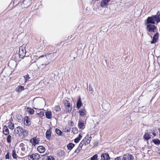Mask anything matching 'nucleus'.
<instances>
[{
  "label": "nucleus",
  "instance_id": "nucleus-1",
  "mask_svg": "<svg viewBox=\"0 0 160 160\" xmlns=\"http://www.w3.org/2000/svg\"><path fill=\"white\" fill-rule=\"evenodd\" d=\"M160 11H158L156 15L148 17L144 21V24L146 26V29L148 32L152 33L157 31V28L154 24L155 22L157 23L160 22Z\"/></svg>",
  "mask_w": 160,
  "mask_h": 160
},
{
  "label": "nucleus",
  "instance_id": "nucleus-2",
  "mask_svg": "<svg viewBox=\"0 0 160 160\" xmlns=\"http://www.w3.org/2000/svg\"><path fill=\"white\" fill-rule=\"evenodd\" d=\"M14 131L15 133L18 134L20 137L22 136V138L27 137L29 133L27 130H24L23 128L21 126L16 127L14 129Z\"/></svg>",
  "mask_w": 160,
  "mask_h": 160
},
{
  "label": "nucleus",
  "instance_id": "nucleus-3",
  "mask_svg": "<svg viewBox=\"0 0 160 160\" xmlns=\"http://www.w3.org/2000/svg\"><path fill=\"white\" fill-rule=\"evenodd\" d=\"M63 102L65 107L64 110L65 112L66 113H70L72 108V104L69 101L67 100H64Z\"/></svg>",
  "mask_w": 160,
  "mask_h": 160
},
{
  "label": "nucleus",
  "instance_id": "nucleus-4",
  "mask_svg": "<svg viewBox=\"0 0 160 160\" xmlns=\"http://www.w3.org/2000/svg\"><path fill=\"white\" fill-rule=\"evenodd\" d=\"M26 52L25 46L23 45L20 46L19 48V52L20 58H23L25 56Z\"/></svg>",
  "mask_w": 160,
  "mask_h": 160
},
{
  "label": "nucleus",
  "instance_id": "nucleus-5",
  "mask_svg": "<svg viewBox=\"0 0 160 160\" xmlns=\"http://www.w3.org/2000/svg\"><path fill=\"white\" fill-rule=\"evenodd\" d=\"M28 158L30 160H38L40 157L38 154L35 153L29 155Z\"/></svg>",
  "mask_w": 160,
  "mask_h": 160
},
{
  "label": "nucleus",
  "instance_id": "nucleus-6",
  "mask_svg": "<svg viewBox=\"0 0 160 160\" xmlns=\"http://www.w3.org/2000/svg\"><path fill=\"white\" fill-rule=\"evenodd\" d=\"M40 138L37 137H34L31 139L30 142L32 143V145L35 146L37 144H39Z\"/></svg>",
  "mask_w": 160,
  "mask_h": 160
},
{
  "label": "nucleus",
  "instance_id": "nucleus-7",
  "mask_svg": "<svg viewBox=\"0 0 160 160\" xmlns=\"http://www.w3.org/2000/svg\"><path fill=\"white\" fill-rule=\"evenodd\" d=\"M134 157L132 154H125L123 156L121 160H133Z\"/></svg>",
  "mask_w": 160,
  "mask_h": 160
},
{
  "label": "nucleus",
  "instance_id": "nucleus-8",
  "mask_svg": "<svg viewBox=\"0 0 160 160\" xmlns=\"http://www.w3.org/2000/svg\"><path fill=\"white\" fill-rule=\"evenodd\" d=\"M24 124L26 126H29L31 124V121L30 118L28 116L24 118Z\"/></svg>",
  "mask_w": 160,
  "mask_h": 160
},
{
  "label": "nucleus",
  "instance_id": "nucleus-9",
  "mask_svg": "<svg viewBox=\"0 0 160 160\" xmlns=\"http://www.w3.org/2000/svg\"><path fill=\"white\" fill-rule=\"evenodd\" d=\"M159 34L158 32H157L153 36L152 40L151 41V43L152 44L157 42L158 39Z\"/></svg>",
  "mask_w": 160,
  "mask_h": 160
},
{
  "label": "nucleus",
  "instance_id": "nucleus-10",
  "mask_svg": "<svg viewBox=\"0 0 160 160\" xmlns=\"http://www.w3.org/2000/svg\"><path fill=\"white\" fill-rule=\"evenodd\" d=\"M84 121L81 120H79L78 124V128L79 129H83L85 128V125L84 124Z\"/></svg>",
  "mask_w": 160,
  "mask_h": 160
},
{
  "label": "nucleus",
  "instance_id": "nucleus-11",
  "mask_svg": "<svg viewBox=\"0 0 160 160\" xmlns=\"http://www.w3.org/2000/svg\"><path fill=\"white\" fill-rule=\"evenodd\" d=\"M110 0H102L100 3V6L102 8H104L108 6V3Z\"/></svg>",
  "mask_w": 160,
  "mask_h": 160
},
{
  "label": "nucleus",
  "instance_id": "nucleus-12",
  "mask_svg": "<svg viewBox=\"0 0 160 160\" xmlns=\"http://www.w3.org/2000/svg\"><path fill=\"white\" fill-rule=\"evenodd\" d=\"M51 130L52 128L50 127L49 129L47 130L46 132V138L48 140H50L51 137Z\"/></svg>",
  "mask_w": 160,
  "mask_h": 160
},
{
  "label": "nucleus",
  "instance_id": "nucleus-13",
  "mask_svg": "<svg viewBox=\"0 0 160 160\" xmlns=\"http://www.w3.org/2000/svg\"><path fill=\"white\" fill-rule=\"evenodd\" d=\"M78 112L79 113L80 116L83 117L86 115L87 111L85 108H83L79 110Z\"/></svg>",
  "mask_w": 160,
  "mask_h": 160
},
{
  "label": "nucleus",
  "instance_id": "nucleus-14",
  "mask_svg": "<svg viewBox=\"0 0 160 160\" xmlns=\"http://www.w3.org/2000/svg\"><path fill=\"white\" fill-rule=\"evenodd\" d=\"M89 135L88 134H87L86 137L82 139L81 142L79 144V146L80 147H82V146L84 145H86V141L88 138Z\"/></svg>",
  "mask_w": 160,
  "mask_h": 160
},
{
  "label": "nucleus",
  "instance_id": "nucleus-15",
  "mask_svg": "<svg viewBox=\"0 0 160 160\" xmlns=\"http://www.w3.org/2000/svg\"><path fill=\"white\" fill-rule=\"evenodd\" d=\"M101 159L103 160H109L110 158L109 155L108 153H103L101 155Z\"/></svg>",
  "mask_w": 160,
  "mask_h": 160
},
{
  "label": "nucleus",
  "instance_id": "nucleus-16",
  "mask_svg": "<svg viewBox=\"0 0 160 160\" xmlns=\"http://www.w3.org/2000/svg\"><path fill=\"white\" fill-rule=\"evenodd\" d=\"M3 132L5 135H8L9 133V130L6 125L4 126L3 128Z\"/></svg>",
  "mask_w": 160,
  "mask_h": 160
},
{
  "label": "nucleus",
  "instance_id": "nucleus-17",
  "mask_svg": "<svg viewBox=\"0 0 160 160\" xmlns=\"http://www.w3.org/2000/svg\"><path fill=\"white\" fill-rule=\"evenodd\" d=\"M37 150L40 153H43L45 151V148L42 146H40L38 147Z\"/></svg>",
  "mask_w": 160,
  "mask_h": 160
},
{
  "label": "nucleus",
  "instance_id": "nucleus-18",
  "mask_svg": "<svg viewBox=\"0 0 160 160\" xmlns=\"http://www.w3.org/2000/svg\"><path fill=\"white\" fill-rule=\"evenodd\" d=\"M82 105V103L81 101V97H79L78 99V101L76 103L77 108L78 109H79Z\"/></svg>",
  "mask_w": 160,
  "mask_h": 160
},
{
  "label": "nucleus",
  "instance_id": "nucleus-19",
  "mask_svg": "<svg viewBox=\"0 0 160 160\" xmlns=\"http://www.w3.org/2000/svg\"><path fill=\"white\" fill-rule=\"evenodd\" d=\"M52 115V112L51 111H48L45 112L46 117L47 119H51Z\"/></svg>",
  "mask_w": 160,
  "mask_h": 160
},
{
  "label": "nucleus",
  "instance_id": "nucleus-20",
  "mask_svg": "<svg viewBox=\"0 0 160 160\" xmlns=\"http://www.w3.org/2000/svg\"><path fill=\"white\" fill-rule=\"evenodd\" d=\"M27 112L31 115L34 114L35 111L34 109L30 107H27Z\"/></svg>",
  "mask_w": 160,
  "mask_h": 160
},
{
  "label": "nucleus",
  "instance_id": "nucleus-21",
  "mask_svg": "<svg viewBox=\"0 0 160 160\" xmlns=\"http://www.w3.org/2000/svg\"><path fill=\"white\" fill-rule=\"evenodd\" d=\"M38 113L37 114L40 118H42L44 116V113L43 111L41 110V109H40L39 111H38Z\"/></svg>",
  "mask_w": 160,
  "mask_h": 160
},
{
  "label": "nucleus",
  "instance_id": "nucleus-22",
  "mask_svg": "<svg viewBox=\"0 0 160 160\" xmlns=\"http://www.w3.org/2000/svg\"><path fill=\"white\" fill-rule=\"evenodd\" d=\"M75 144L72 143H70L67 146V148L69 150H71L75 146Z\"/></svg>",
  "mask_w": 160,
  "mask_h": 160
},
{
  "label": "nucleus",
  "instance_id": "nucleus-23",
  "mask_svg": "<svg viewBox=\"0 0 160 160\" xmlns=\"http://www.w3.org/2000/svg\"><path fill=\"white\" fill-rule=\"evenodd\" d=\"M24 90V88L23 86L21 85L19 86L18 88H16V91L17 92H19Z\"/></svg>",
  "mask_w": 160,
  "mask_h": 160
},
{
  "label": "nucleus",
  "instance_id": "nucleus-24",
  "mask_svg": "<svg viewBox=\"0 0 160 160\" xmlns=\"http://www.w3.org/2000/svg\"><path fill=\"white\" fill-rule=\"evenodd\" d=\"M8 127L11 130L13 129L14 128V123L11 122V121L9 122L8 123Z\"/></svg>",
  "mask_w": 160,
  "mask_h": 160
},
{
  "label": "nucleus",
  "instance_id": "nucleus-25",
  "mask_svg": "<svg viewBox=\"0 0 160 160\" xmlns=\"http://www.w3.org/2000/svg\"><path fill=\"white\" fill-rule=\"evenodd\" d=\"M82 137V135H81V134H79L78 135V137L74 139V142L76 143H78Z\"/></svg>",
  "mask_w": 160,
  "mask_h": 160
},
{
  "label": "nucleus",
  "instance_id": "nucleus-26",
  "mask_svg": "<svg viewBox=\"0 0 160 160\" xmlns=\"http://www.w3.org/2000/svg\"><path fill=\"white\" fill-rule=\"evenodd\" d=\"M55 132L59 136H62L63 134V133L58 128L55 129Z\"/></svg>",
  "mask_w": 160,
  "mask_h": 160
},
{
  "label": "nucleus",
  "instance_id": "nucleus-27",
  "mask_svg": "<svg viewBox=\"0 0 160 160\" xmlns=\"http://www.w3.org/2000/svg\"><path fill=\"white\" fill-rule=\"evenodd\" d=\"M12 138L11 135L10 134L8 135V136L7 138V141L8 143H11L12 141Z\"/></svg>",
  "mask_w": 160,
  "mask_h": 160
},
{
  "label": "nucleus",
  "instance_id": "nucleus-28",
  "mask_svg": "<svg viewBox=\"0 0 160 160\" xmlns=\"http://www.w3.org/2000/svg\"><path fill=\"white\" fill-rule=\"evenodd\" d=\"M144 138L146 140H148L150 138V135L148 133H146L144 136Z\"/></svg>",
  "mask_w": 160,
  "mask_h": 160
},
{
  "label": "nucleus",
  "instance_id": "nucleus-29",
  "mask_svg": "<svg viewBox=\"0 0 160 160\" xmlns=\"http://www.w3.org/2000/svg\"><path fill=\"white\" fill-rule=\"evenodd\" d=\"M152 141L155 144H160V140L158 139H152Z\"/></svg>",
  "mask_w": 160,
  "mask_h": 160
},
{
  "label": "nucleus",
  "instance_id": "nucleus-30",
  "mask_svg": "<svg viewBox=\"0 0 160 160\" xmlns=\"http://www.w3.org/2000/svg\"><path fill=\"white\" fill-rule=\"evenodd\" d=\"M12 156L14 159L17 158V155L15 150H13L12 151Z\"/></svg>",
  "mask_w": 160,
  "mask_h": 160
},
{
  "label": "nucleus",
  "instance_id": "nucleus-31",
  "mask_svg": "<svg viewBox=\"0 0 160 160\" xmlns=\"http://www.w3.org/2000/svg\"><path fill=\"white\" fill-rule=\"evenodd\" d=\"M54 110L56 112H59L61 110V108L58 105L54 107Z\"/></svg>",
  "mask_w": 160,
  "mask_h": 160
},
{
  "label": "nucleus",
  "instance_id": "nucleus-32",
  "mask_svg": "<svg viewBox=\"0 0 160 160\" xmlns=\"http://www.w3.org/2000/svg\"><path fill=\"white\" fill-rule=\"evenodd\" d=\"M82 149V147H80V146H78V148L74 151V153L78 154L80 152V151Z\"/></svg>",
  "mask_w": 160,
  "mask_h": 160
},
{
  "label": "nucleus",
  "instance_id": "nucleus-33",
  "mask_svg": "<svg viewBox=\"0 0 160 160\" xmlns=\"http://www.w3.org/2000/svg\"><path fill=\"white\" fill-rule=\"evenodd\" d=\"M151 131L152 132L150 133H152L154 136H155L156 135V133L157 132V129L156 128H153L152 129Z\"/></svg>",
  "mask_w": 160,
  "mask_h": 160
},
{
  "label": "nucleus",
  "instance_id": "nucleus-34",
  "mask_svg": "<svg viewBox=\"0 0 160 160\" xmlns=\"http://www.w3.org/2000/svg\"><path fill=\"white\" fill-rule=\"evenodd\" d=\"M98 155L97 154L94 155L90 158V160H97L98 159Z\"/></svg>",
  "mask_w": 160,
  "mask_h": 160
},
{
  "label": "nucleus",
  "instance_id": "nucleus-35",
  "mask_svg": "<svg viewBox=\"0 0 160 160\" xmlns=\"http://www.w3.org/2000/svg\"><path fill=\"white\" fill-rule=\"evenodd\" d=\"M24 78L25 80V82H26L27 81L30 79V78L29 77V75L27 74L26 75H25L24 76Z\"/></svg>",
  "mask_w": 160,
  "mask_h": 160
},
{
  "label": "nucleus",
  "instance_id": "nucleus-36",
  "mask_svg": "<svg viewBox=\"0 0 160 160\" xmlns=\"http://www.w3.org/2000/svg\"><path fill=\"white\" fill-rule=\"evenodd\" d=\"M46 160H55V158L54 157L50 156L48 157Z\"/></svg>",
  "mask_w": 160,
  "mask_h": 160
},
{
  "label": "nucleus",
  "instance_id": "nucleus-37",
  "mask_svg": "<svg viewBox=\"0 0 160 160\" xmlns=\"http://www.w3.org/2000/svg\"><path fill=\"white\" fill-rule=\"evenodd\" d=\"M70 128H69V127L66 128H64V131L65 132H70Z\"/></svg>",
  "mask_w": 160,
  "mask_h": 160
},
{
  "label": "nucleus",
  "instance_id": "nucleus-38",
  "mask_svg": "<svg viewBox=\"0 0 160 160\" xmlns=\"http://www.w3.org/2000/svg\"><path fill=\"white\" fill-rule=\"evenodd\" d=\"M9 152H8L5 155V158L6 159H9L10 158V157H9Z\"/></svg>",
  "mask_w": 160,
  "mask_h": 160
},
{
  "label": "nucleus",
  "instance_id": "nucleus-39",
  "mask_svg": "<svg viewBox=\"0 0 160 160\" xmlns=\"http://www.w3.org/2000/svg\"><path fill=\"white\" fill-rule=\"evenodd\" d=\"M90 139H87L86 141V144H89L90 142Z\"/></svg>",
  "mask_w": 160,
  "mask_h": 160
},
{
  "label": "nucleus",
  "instance_id": "nucleus-40",
  "mask_svg": "<svg viewBox=\"0 0 160 160\" xmlns=\"http://www.w3.org/2000/svg\"><path fill=\"white\" fill-rule=\"evenodd\" d=\"M48 64H49V63L48 62H47V63H45L44 64L42 63V66H45V67L46 66H47V65H48Z\"/></svg>",
  "mask_w": 160,
  "mask_h": 160
},
{
  "label": "nucleus",
  "instance_id": "nucleus-41",
  "mask_svg": "<svg viewBox=\"0 0 160 160\" xmlns=\"http://www.w3.org/2000/svg\"><path fill=\"white\" fill-rule=\"evenodd\" d=\"M115 160H121V159L120 157H117L115 158Z\"/></svg>",
  "mask_w": 160,
  "mask_h": 160
},
{
  "label": "nucleus",
  "instance_id": "nucleus-42",
  "mask_svg": "<svg viewBox=\"0 0 160 160\" xmlns=\"http://www.w3.org/2000/svg\"><path fill=\"white\" fill-rule=\"evenodd\" d=\"M74 124V123L72 121H71L70 122V125L71 126H73Z\"/></svg>",
  "mask_w": 160,
  "mask_h": 160
},
{
  "label": "nucleus",
  "instance_id": "nucleus-43",
  "mask_svg": "<svg viewBox=\"0 0 160 160\" xmlns=\"http://www.w3.org/2000/svg\"><path fill=\"white\" fill-rule=\"evenodd\" d=\"M29 1V0H24L23 1V4H25L26 2H28Z\"/></svg>",
  "mask_w": 160,
  "mask_h": 160
},
{
  "label": "nucleus",
  "instance_id": "nucleus-44",
  "mask_svg": "<svg viewBox=\"0 0 160 160\" xmlns=\"http://www.w3.org/2000/svg\"><path fill=\"white\" fill-rule=\"evenodd\" d=\"M91 138H92V137L90 136L89 138H88V139H89L91 140Z\"/></svg>",
  "mask_w": 160,
  "mask_h": 160
},
{
  "label": "nucleus",
  "instance_id": "nucleus-45",
  "mask_svg": "<svg viewBox=\"0 0 160 160\" xmlns=\"http://www.w3.org/2000/svg\"><path fill=\"white\" fill-rule=\"evenodd\" d=\"M43 56H43V55L41 56H40V57L39 58H41V57H43Z\"/></svg>",
  "mask_w": 160,
  "mask_h": 160
},
{
  "label": "nucleus",
  "instance_id": "nucleus-46",
  "mask_svg": "<svg viewBox=\"0 0 160 160\" xmlns=\"http://www.w3.org/2000/svg\"><path fill=\"white\" fill-rule=\"evenodd\" d=\"M30 2H29V3H28V5H27V7H28V6H29L30 5Z\"/></svg>",
  "mask_w": 160,
  "mask_h": 160
},
{
  "label": "nucleus",
  "instance_id": "nucleus-47",
  "mask_svg": "<svg viewBox=\"0 0 160 160\" xmlns=\"http://www.w3.org/2000/svg\"><path fill=\"white\" fill-rule=\"evenodd\" d=\"M158 130H159V132H160V128L158 129Z\"/></svg>",
  "mask_w": 160,
  "mask_h": 160
},
{
  "label": "nucleus",
  "instance_id": "nucleus-48",
  "mask_svg": "<svg viewBox=\"0 0 160 160\" xmlns=\"http://www.w3.org/2000/svg\"><path fill=\"white\" fill-rule=\"evenodd\" d=\"M149 35L150 36L151 38H152V36H150V35Z\"/></svg>",
  "mask_w": 160,
  "mask_h": 160
}]
</instances>
